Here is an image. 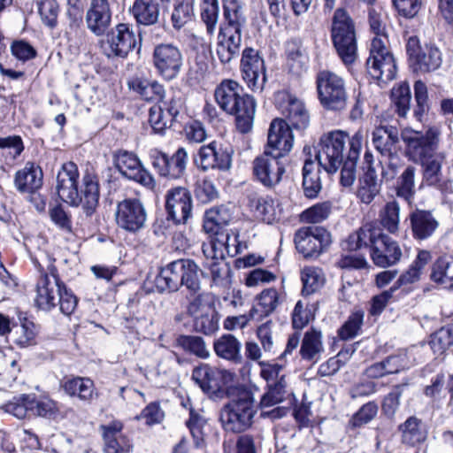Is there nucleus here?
Returning <instances> with one entry per match:
<instances>
[{"label": "nucleus", "mask_w": 453, "mask_h": 453, "mask_svg": "<svg viewBox=\"0 0 453 453\" xmlns=\"http://www.w3.org/2000/svg\"><path fill=\"white\" fill-rule=\"evenodd\" d=\"M441 128L430 127L426 133L410 130L403 133L402 138L406 145L407 156L421 166L422 187H432L442 195L453 193L452 181L445 179L442 173V165L445 153L439 152Z\"/></svg>", "instance_id": "1"}, {"label": "nucleus", "mask_w": 453, "mask_h": 453, "mask_svg": "<svg viewBox=\"0 0 453 453\" xmlns=\"http://www.w3.org/2000/svg\"><path fill=\"white\" fill-rule=\"evenodd\" d=\"M79 171L73 162L62 165L57 176L58 196L72 206L81 204L87 216L95 213L99 203V184L96 175L86 173L82 178L81 194L78 191Z\"/></svg>", "instance_id": "2"}, {"label": "nucleus", "mask_w": 453, "mask_h": 453, "mask_svg": "<svg viewBox=\"0 0 453 453\" xmlns=\"http://www.w3.org/2000/svg\"><path fill=\"white\" fill-rule=\"evenodd\" d=\"M226 208L213 207L205 213L203 228L211 236V242L203 246V251L210 261L209 266L213 280L221 278L222 269L226 266Z\"/></svg>", "instance_id": "3"}, {"label": "nucleus", "mask_w": 453, "mask_h": 453, "mask_svg": "<svg viewBox=\"0 0 453 453\" xmlns=\"http://www.w3.org/2000/svg\"><path fill=\"white\" fill-rule=\"evenodd\" d=\"M350 137L346 132L334 130L324 134L317 147L316 159L328 173H335L350 150Z\"/></svg>", "instance_id": "4"}, {"label": "nucleus", "mask_w": 453, "mask_h": 453, "mask_svg": "<svg viewBox=\"0 0 453 453\" xmlns=\"http://www.w3.org/2000/svg\"><path fill=\"white\" fill-rule=\"evenodd\" d=\"M331 37L342 62L345 65L354 63L357 51L355 23L348 12L342 8L334 12Z\"/></svg>", "instance_id": "5"}, {"label": "nucleus", "mask_w": 453, "mask_h": 453, "mask_svg": "<svg viewBox=\"0 0 453 453\" xmlns=\"http://www.w3.org/2000/svg\"><path fill=\"white\" fill-rule=\"evenodd\" d=\"M252 403V394L245 386L228 385V430L242 433L251 426Z\"/></svg>", "instance_id": "6"}, {"label": "nucleus", "mask_w": 453, "mask_h": 453, "mask_svg": "<svg viewBox=\"0 0 453 453\" xmlns=\"http://www.w3.org/2000/svg\"><path fill=\"white\" fill-rule=\"evenodd\" d=\"M2 409L19 419L26 418L28 413L52 419L59 414L58 403L48 395L37 397L35 395L24 394L14 396Z\"/></svg>", "instance_id": "7"}, {"label": "nucleus", "mask_w": 453, "mask_h": 453, "mask_svg": "<svg viewBox=\"0 0 453 453\" xmlns=\"http://www.w3.org/2000/svg\"><path fill=\"white\" fill-rule=\"evenodd\" d=\"M318 97L323 108L342 111L346 107L348 95L344 80L336 73L324 70L316 77Z\"/></svg>", "instance_id": "8"}, {"label": "nucleus", "mask_w": 453, "mask_h": 453, "mask_svg": "<svg viewBox=\"0 0 453 453\" xmlns=\"http://www.w3.org/2000/svg\"><path fill=\"white\" fill-rule=\"evenodd\" d=\"M233 100L228 114L234 116L236 130L241 134L251 131L256 111V102L251 96L243 93L242 88L228 80V103Z\"/></svg>", "instance_id": "9"}, {"label": "nucleus", "mask_w": 453, "mask_h": 453, "mask_svg": "<svg viewBox=\"0 0 453 453\" xmlns=\"http://www.w3.org/2000/svg\"><path fill=\"white\" fill-rule=\"evenodd\" d=\"M366 69L370 76L377 81L388 82L395 78L396 65L383 39L373 38L371 42L370 56L366 60Z\"/></svg>", "instance_id": "10"}, {"label": "nucleus", "mask_w": 453, "mask_h": 453, "mask_svg": "<svg viewBox=\"0 0 453 453\" xmlns=\"http://www.w3.org/2000/svg\"><path fill=\"white\" fill-rule=\"evenodd\" d=\"M140 42L130 25L119 23L101 41V49L108 58H126Z\"/></svg>", "instance_id": "11"}, {"label": "nucleus", "mask_w": 453, "mask_h": 453, "mask_svg": "<svg viewBox=\"0 0 453 453\" xmlns=\"http://www.w3.org/2000/svg\"><path fill=\"white\" fill-rule=\"evenodd\" d=\"M297 251L305 258L318 257L331 243L330 233L321 226L300 228L295 234Z\"/></svg>", "instance_id": "12"}, {"label": "nucleus", "mask_w": 453, "mask_h": 453, "mask_svg": "<svg viewBox=\"0 0 453 453\" xmlns=\"http://www.w3.org/2000/svg\"><path fill=\"white\" fill-rule=\"evenodd\" d=\"M406 52L414 72L429 73L437 70L442 62L441 52L434 45L420 46L417 36H411L406 43Z\"/></svg>", "instance_id": "13"}, {"label": "nucleus", "mask_w": 453, "mask_h": 453, "mask_svg": "<svg viewBox=\"0 0 453 453\" xmlns=\"http://www.w3.org/2000/svg\"><path fill=\"white\" fill-rule=\"evenodd\" d=\"M369 249L373 263L382 268L395 265L402 257L397 242L379 227L373 226Z\"/></svg>", "instance_id": "14"}, {"label": "nucleus", "mask_w": 453, "mask_h": 453, "mask_svg": "<svg viewBox=\"0 0 453 453\" xmlns=\"http://www.w3.org/2000/svg\"><path fill=\"white\" fill-rule=\"evenodd\" d=\"M183 64L180 49L173 43H160L153 50V65L157 73L171 81L178 76Z\"/></svg>", "instance_id": "15"}, {"label": "nucleus", "mask_w": 453, "mask_h": 453, "mask_svg": "<svg viewBox=\"0 0 453 453\" xmlns=\"http://www.w3.org/2000/svg\"><path fill=\"white\" fill-rule=\"evenodd\" d=\"M115 218L119 228L135 234L145 226L147 213L140 200L125 199L118 203Z\"/></svg>", "instance_id": "16"}, {"label": "nucleus", "mask_w": 453, "mask_h": 453, "mask_svg": "<svg viewBox=\"0 0 453 453\" xmlns=\"http://www.w3.org/2000/svg\"><path fill=\"white\" fill-rule=\"evenodd\" d=\"M115 166L122 175L140 183L146 188L153 190L156 188L154 177L142 167L134 154L126 150L119 151L115 155Z\"/></svg>", "instance_id": "17"}, {"label": "nucleus", "mask_w": 453, "mask_h": 453, "mask_svg": "<svg viewBox=\"0 0 453 453\" xmlns=\"http://www.w3.org/2000/svg\"><path fill=\"white\" fill-rule=\"evenodd\" d=\"M277 104L290 128L303 130L309 126L310 114L302 100L289 93L280 92L277 95Z\"/></svg>", "instance_id": "18"}, {"label": "nucleus", "mask_w": 453, "mask_h": 453, "mask_svg": "<svg viewBox=\"0 0 453 453\" xmlns=\"http://www.w3.org/2000/svg\"><path fill=\"white\" fill-rule=\"evenodd\" d=\"M63 286L56 268L51 266L50 273H42L37 281L35 300L37 307L43 311L55 308Z\"/></svg>", "instance_id": "19"}, {"label": "nucleus", "mask_w": 453, "mask_h": 453, "mask_svg": "<svg viewBox=\"0 0 453 453\" xmlns=\"http://www.w3.org/2000/svg\"><path fill=\"white\" fill-rule=\"evenodd\" d=\"M192 197L184 187H174L165 194V210L176 224H185L192 215Z\"/></svg>", "instance_id": "20"}, {"label": "nucleus", "mask_w": 453, "mask_h": 453, "mask_svg": "<svg viewBox=\"0 0 453 453\" xmlns=\"http://www.w3.org/2000/svg\"><path fill=\"white\" fill-rule=\"evenodd\" d=\"M281 157H275L273 151L265 150L264 153L253 161V172L257 179L265 187L278 184L285 172L280 162Z\"/></svg>", "instance_id": "21"}, {"label": "nucleus", "mask_w": 453, "mask_h": 453, "mask_svg": "<svg viewBox=\"0 0 453 453\" xmlns=\"http://www.w3.org/2000/svg\"><path fill=\"white\" fill-rule=\"evenodd\" d=\"M192 379L211 396L224 398L226 395V372L224 370H211L207 365H201L193 370Z\"/></svg>", "instance_id": "22"}, {"label": "nucleus", "mask_w": 453, "mask_h": 453, "mask_svg": "<svg viewBox=\"0 0 453 453\" xmlns=\"http://www.w3.org/2000/svg\"><path fill=\"white\" fill-rule=\"evenodd\" d=\"M241 67L242 78L247 85L254 90L262 89L266 81V74L264 59L258 52L251 48L245 49Z\"/></svg>", "instance_id": "23"}, {"label": "nucleus", "mask_w": 453, "mask_h": 453, "mask_svg": "<svg viewBox=\"0 0 453 453\" xmlns=\"http://www.w3.org/2000/svg\"><path fill=\"white\" fill-rule=\"evenodd\" d=\"M294 136L291 128L282 119H275L271 122L267 146L265 150L273 152L275 157H283L293 147Z\"/></svg>", "instance_id": "24"}, {"label": "nucleus", "mask_w": 453, "mask_h": 453, "mask_svg": "<svg viewBox=\"0 0 453 453\" xmlns=\"http://www.w3.org/2000/svg\"><path fill=\"white\" fill-rule=\"evenodd\" d=\"M111 16L108 0H90L85 15L87 28L96 36L104 35L111 26Z\"/></svg>", "instance_id": "25"}, {"label": "nucleus", "mask_w": 453, "mask_h": 453, "mask_svg": "<svg viewBox=\"0 0 453 453\" xmlns=\"http://www.w3.org/2000/svg\"><path fill=\"white\" fill-rule=\"evenodd\" d=\"M409 219L412 236L418 241L431 238L440 226L438 219L429 210L416 209L410 213Z\"/></svg>", "instance_id": "26"}, {"label": "nucleus", "mask_w": 453, "mask_h": 453, "mask_svg": "<svg viewBox=\"0 0 453 453\" xmlns=\"http://www.w3.org/2000/svg\"><path fill=\"white\" fill-rule=\"evenodd\" d=\"M363 138V134L360 131L353 134L350 150H348L346 158L342 164L340 183L345 188L351 187L356 180V169L362 149Z\"/></svg>", "instance_id": "27"}, {"label": "nucleus", "mask_w": 453, "mask_h": 453, "mask_svg": "<svg viewBox=\"0 0 453 453\" xmlns=\"http://www.w3.org/2000/svg\"><path fill=\"white\" fill-rule=\"evenodd\" d=\"M246 23L243 14V4L241 0H231L228 5V52L234 53L242 42V28Z\"/></svg>", "instance_id": "28"}, {"label": "nucleus", "mask_w": 453, "mask_h": 453, "mask_svg": "<svg viewBox=\"0 0 453 453\" xmlns=\"http://www.w3.org/2000/svg\"><path fill=\"white\" fill-rule=\"evenodd\" d=\"M401 434V442L409 447H415L426 441L427 430L422 419L410 416L397 427Z\"/></svg>", "instance_id": "29"}, {"label": "nucleus", "mask_w": 453, "mask_h": 453, "mask_svg": "<svg viewBox=\"0 0 453 453\" xmlns=\"http://www.w3.org/2000/svg\"><path fill=\"white\" fill-rule=\"evenodd\" d=\"M104 440L105 453H127L132 445L129 440L122 434V424L113 422L102 426Z\"/></svg>", "instance_id": "30"}, {"label": "nucleus", "mask_w": 453, "mask_h": 453, "mask_svg": "<svg viewBox=\"0 0 453 453\" xmlns=\"http://www.w3.org/2000/svg\"><path fill=\"white\" fill-rule=\"evenodd\" d=\"M249 206L255 211L258 218L267 224L278 220L282 211L277 200L268 196H258L256 194L249 196Z\"/></svg>", "instance_id": "31"}, {"label": "nucleus", "mask_w": 453, "mask_h": 453, "mask_svg": "<svg viewBox=\"0 0 453 453\" xmlns=\"http://www.w3.org/2000/svg\"><path fill=\"white\" fill-rule=\"evenodd\" d=\"M398 142V130L392 126L379 127L372 132V144L382 157L395 153Z\"/></svg>", "instance_id": "32"}, {"label": "nucleus", "mask_w": 453, "mask_h": 453, "mask_svg": "<svg viewBox=\"0 0 453 453\" xmlns=\"http://www.w3.org/2000/svg\"><path fill=\"white\" fill-rule=\"evenodd\" d=\"M130 12L139 25L152 26L159 19L160 8L157 0H134Z\"/></svg>", "instance_id": "33"}, {"label": "nucleus", "mask_w": 453, "mask_h": 453, "mask_svg": "<svg viewBox=\"0 0 453 453\" xmlns=\"http://www.w3.org/2000/svg\"><path fill=\"white\" fill-rule=\"evenodd\" d=\"M62 388L69 396L76 397L85 403H89L96 392L93 380L87 377L67 379L62 384Z\"/></svg>", "instance_id": "34"}, {"label": "nucleus", "mask_w": 453, "mask_h": 453, "mask_svg": "<svg viewBox=\"0 0 453 453\" xmlns=\"http://www.w3.org/2000/svg\"><path fill=\"white\" fill-rule=\"evenodd\" d=\"M299 352L303 360L317 363L324 352L321 332L314 328L305 332Z\"/></svg>", "instance_id": "35"}, {"label": "nucleus", "mask_w": 453, "mask_h": 453, "mask_svg": "<svg viewBox=\"0 0 453 453\" xmlns=\"http://www.w3.org/2000/svg\"><path fill=\"white\" fill-rule=\"evenodd\" d=\"M42 184V172L32 163H27L15 175V185L21 192H34L40 188Z\"/></svg>", "instance_id": "36"}, {"label": "nucleus", "mask_w": 453, "mask_h": 453, "mask_svg": "<svg viewBox=\"0 0 453 453\" xmlns=\"http://www.w3.org/2000/svg\"><path fill=\"white\" fill-rule=\"evenodd\" d=\"M319 164L311 159H307L303 166V188L304 196L308 198H315L322 188L320 180Z\"/></svg>", "instance_id": "37"}, {"label": "nucleus", "mask_w": 453, "mask_h": 453, "mask_svg": "<svg viewBox=\"0 0 453 453\" xmlns=\"http://www.w3.org/2000/svg\"><path fill=\"white\" fill-rule=\"evenodd\" d=\"M128 88L147 101H161L165 96V88L157 81H150L145 78L133 77L127 82Z\"/></svg>", "instance_id": "38"}, {"label": "nucleus", "mask_w": 453, "mask_h": 453, "mask_svg": "<svg viewBox=\"0 0 453 453\" xmlns=\"http://www.w3.org/2000/svg\"><path fill=\"white\" fill-rule=\"evenodd\" d=\"M417 168L413 165H407L397 177L395 192L397 197L411 204L416 195L415 179Z\"/></svg>", "instance_id": "39"}, {"label": "nucleus", "mask_w": 453, "mask_h": 453, "mask_svg": "<svg viewBox=\"0 0 453 453\" xmlns=\"http://www.w3.org/2000/svg\"><path fill=\"white\" fill-rule=\"evenodd\" d=\"M182 267L180 259H178L162 268L156 278L157 288L161 291H176L181 285Z\"/></svg>", "instance_id": "40"}, {"label": "nucleus", "mask_w": 453, "mask_h": 453, "mask_svg": "<svg viewBox=\"0 0 453 453\" xmlns=\"http://www.w3.org/2000/svg\"><path fill=\"white\" fill-rule=\"evenodd\" d=\"M430 279L446 289H453V257H441L432 265Z\"/></svg>", "instance_id": "41"}, {"label": "nucleus", "mask_w": 453, "mask_h": 453, "mask_svg": "<svg viewBox=\"0 0 453 453\" xmlns=\"http://www.w3.org/2000/svg\"><path fill=\"white\" fill-rule=\"evenodd\" d=\"M380 182L378 180L376 170H368L358 180L357 196L364 203L370 204L380 194Z\"/></svg>", "instance_id": "42"}, {"label": "nucleus", "mask_w": 453, "mask_h": 453, "mask_svg": "<svg viewBox=\"0 0 453 453\" xmlns=\"http://www.w3.org/2000/svg\"><path fill=\"white\" fill-rule=\"evenodd\" d=\"M431 258L430 251L425 250H419L417 257L408 270L403 273L393 285L395 288L397 290L401 286L418 281L420 279L422 271L430 262Z\"/></svg>", "instance_id": "43"}, {"label": "nucleus", "mask_w": 453, "mask_h": 453, "mask_svg": "<svg viewBox=\"0 0 453 453\" xmlns=\"http://www.w3.org/2000/svg\"><path fill=\"white\" fill-rule=\"evenodd\" d=\"M287 393L285 376L281 375L276 382L267 385V390L260 400V408L265 409L282 403L287 397Z\"/></svg>", "instance_id": "44"}, {"label": "nucleus", "mask_w": 453, "mask_h": 453, "mask_svg": "<svg viewBox=\"0 0 453 453\" xmlns=\"http://www.w3.org/2000/svg\"><path fill=\"white\" fill-rule=\"evenodd\" d=\"M303 282L302 293L303 296H310L319 290L325 283V276L319 267H304L301 273Z\"/></svg>", "instance_id": "45"}, {"label": "nucleus", "mask_w": 453, "mask_h": 453, "mask_svg": "<svg viewBox=\"0 0 453 453\" xmlns=\"http://www.w3.org/2000/svg\"><path fill=\"white\" fill-rule=\"evenodd\" d=\"M429 345L435 355H442L453 345V325L441 327L431 334Z\"/></svg>", "instance_id": "46"}, {"label": "nucleus", "mask_w": 453, "mask_h": 453, "mask_svg": "<svg viewBox=\"0 0 453 453\" xmlns=\"http://www.w3.org/2000/svg\"><path fill=\"white\" fill-rule=\"evenodd\" d=\"M196 161L197 165L203 171L213 168H224L223 159L219 157L215 142H211L207 146H202L198 152V158Z\"/></svg>", "instance_id": "47"}, {"label": "nucleus", "mask_w": 453, "mask_h": 453, "mask_svg": "<svg viewBox=\"0 0 453 453\" xmlns=\"http://www.w3.org/2000/svg\"><path fill=\"white\" fill-rule=\"evenodd\" d=\"M414 95L416 105L413 109V117L418 122H424L426 119L429 111L428 95L426 85L417 81L414 84Z\"/></svg>", "instance_id": "48"}, {"label": "nucleus", "mask_w": 453, "mask_h": 453, "mask_svg": "<svg viewBox=\"0 0 453 453\" xmlns=\"http://www.w3.org/2000/svg\"><path fill=\"white\" fill-rule=\"evenodd\" d=\"M400 205L396 201L388 202L380 211V222L389 233L395 234L399 228Z\"/></svg>", "instance_id": "49"}, {"label": "nucleus", "mask_w": 453, "mask_h": 453, "mask_svg": "<svg viewBox=\"0 0 453 453\" xmlns=\"http://www.w3.org/2000/svg\"><path fill=\"white\" fill-rule=\"evenodd\" d=\"M391 99L395 107V111L401 118H406L410 111L411 94L410 86L407 83H401L397 87L393 88L391 92Z\"/></svg>", "instance_id": "50"}, {"label": "nucleus", "mask_w": 453, "mask_h": 453, "mask_svg": "<svg viewBox=\"0 0 453 453\" xmlns=\"http://www.w3.org/2000/svg\"><path fill=\"white\" fill-rule=\"evenodd\" d=\"M193 17V0H177L171 16L173 27L180 29L191 21Z\"/></svg>", "instance_id": "51"}, {"label": "nucleus", "mask_w": 453, "mask_h": 453, "mask_svg": "<svg viewBox=\"0 0 453 453\" xmlns=\"http://www.w3.org/2000/svg\"><path fill=\"white\" fill-rule=\"evenodd\" d=\"M364 321V312L357 311L352 312L344 324L338 329L341 340L349 341L359 334Z\"/></svg>", "instance_id": "52"}, {"label": "nucleus", "mask_w": 453, "mask_h": 453, "mask_svg": "<svg viewBox=\"0 0 453 453\" xmlns=\"http://www.w3.org/2000/svg\"><path fill=\"white\" fill-rule=\"evenodd\" d=\"M177 344L185 351L190 352L197 357L205 359L210 356V352L206 348L205 342L201 337L180 335L177 339Z\"/></svg>", "instance_id": "53"}, {"label": "nucleus", "mask_w": 453, "mask_h": 453, "mask_svg": "<svg viewBox=\"0 0 453 453\" xmlns=\"http://www.w3.org/2000/svg\"><path fill=\"white\" fill-rule=\"evenodd\" d=\"M37 9L41 20L46 27H57L59 7L56 0H38Z\"/></svg>", "instance_id": "54"}, {"label": "nucleus", "mask_w": 453, "mask_h": 453, "mask_svg": "<svg viewBox=\"0 0 453 453\" xmlns=\"http://www.w3.org/2000/svg\"><path fill=\"white\" fill-rule=\"evenodd\" d=\"M188 163V153L184 148H179L172 157H168L167 178L180 179L185 173Z\"/></svg>", "instance_id": "55"}, {"label": "nucleus", "mask_w": 453, "mask_h": 453, "mask_svg": "<svg viewBox=\"0 0 453 453\" xmlns=\"http://www.w3.org/2000/svg\"><path fill=\"white\" fill-rule=\"evenodd\" d=\"M372 229V226L365 225L360 227L358 231L349 234L343 244L344 249L349 250H357L363 247L370 248Z\"/></svg>", "instance_id": "56"}, {"label": "nucleus", "mask_w": 453, "mask_h": 453, "mask_svg": "<svg viewBox=\"0 0 453 453\" xmlns=\"http://www.w3.org/2000/svg\"><path fill=\"white\" fill-rule=\"evenodd\" d=\"M380 163L382 166L381 180L385 182L395 180L400 170L404 167V162L400 158L397 152L391 156L383 157Z\"/></svg>", "instance_id": "57"}, {"label": "nucleus", "mask_w": 453, "mask_h": 453, "mask_svg": "<svg viewBox=\"0 0 453 453\" xmlns=\"http://www.w3.org/2000/svg\"><path fill=\"white\" fill-rule=\"evenodd\" d=\"M180 265H183L180 273L181 285L196 292L200 288L197 265L189 259H180Z\"/></svg>", "instance_id": "58"}, {"label": "nucleus", "mask_w": 453, "mask_h": 453, "mask_svg": "<svg viewBox=\"0 0 453 453\" xmlns=\"http://www.w3.org/2000/svg\"><path fill=\"white\" fill-rule=\"evenodd\" d=\"M213 298L210 294H200L190 303L188 312L193 319L202 317L207 313L212 314L215 307L212 303Z\"/></svg>", "instance_id": "59"}, {"label": "nucleus", "mask_w": 453, "mask_h": 453, "mask_svg": "<svg viewBox=\"0 0 453 453\" xmlns=\"http://www.w3.org/2000/svg\"><path fill=\"white\" fill-rule=\"evenodd\" d=\"M387 14L381 10L372 7L368 12V22L371 30L376 35L374 38H381L384 43L387 42L386 35Z\"/></svg>", "instance_id": "60"}, {"label": "nucleus", "mask_w": 453, "mask_h": 453, "mask_svg": "<svg viewBox=\"0 0 453 453\" xmlns=\"http://www.w3.org/2000/svg\"><path fill=\"white\" fill-rule=\"evenodd\" d=\"M378 409L375 402L366 403L352 416L350 425L353 427H361L368 424L377 416Z\"/></svg>", "instance_id": "61"}, {"label": "nucleus", "mask_w": 453, "mask_h": 453, "mask_svg": "<svg viewBox=\"0 0 453 453\" xmlns=\"http://www.w3.org/2000/svg\"><path fill=\"white\" fill-rule=\"evenodd\" d=\"M194 193L197 201L202 203H209L214 201L219 196L218 190L212 181L207 179H202L196 181Z\"/></svg>", "instance_id": "62"}, {"label": "nucleus", "mask_w": 453, "mask_h": 453, "mask_svg": "<svg viewBox=\"0 0 453 453\" xmlns=\"http://www.w3.org/2000/svg\"><path fill=\"white\" fill-rule=\"evenodd\" d=\"M173 120L165 111L162 104H157L150 107L149 111V122L155 133H162Z\"/></svg>", "instance_id": "63"}, {"label": "nucleus", "mask_w": 453, "mask_h": 453, "mask_svg": "<svg viewBox=\"0 0 453 453\" xmlns=\"http://www.w3.org/2000/svg\"><path fill=\"white\" fill-rule=\"evenodd\" d=\"M219 6L217 0H201V17L206 24L207 31L212 34L218 20Z\"/></svg>", "instance_id": "64"}]
</instances>
